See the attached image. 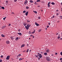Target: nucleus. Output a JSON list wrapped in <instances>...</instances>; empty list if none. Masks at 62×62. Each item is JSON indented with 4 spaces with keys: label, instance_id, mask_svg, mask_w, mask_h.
I'll list each match as a JSON object with an SVG mask.
<instances>
[{
    "label": "nucleus",
    "instance_id": "f257e3e1",
    "mask_svg": "<svg viewBox=\"0 0 62 62\" xmlns=\"http://www.w3.org/2000/svg\"><path fill=\"white\" fill-rule=\"evenodd\" d=\"M46 60L48 61H50L51 60V59L50 57H46Z\"/></svg>",
    "mask_w": 62,
    "mask_h": 62
},
{
    "label": "nucleus",
    "instance_id": "f03ea898",
    "mask_svg": "<svg viewBox=\"0 0 62 62\" xmlns=\"http://www.w3.org/2000/svg\"><path fill=\"white\" fill-rule=\"evenodd\" d=\"M9 58H10V56H7L6 58V60H9Z\"/></svg>",
    "mask_w": 62,
    "mask_h": 62
},
{
    "label": "nucleus",
    "instance_id": "7ed1b4c3",
    "mask_svg": "<svg viewBox=\"0 0 62 62\" xmlns=\"http://www.w3.org/2000/svg\"><path fill=\"white\" fill-rule=\"evenodd\" d=\"M28 2V1H27V0H26L24 1V5H26L27 4V2Z\"/></svg>",
    "mask_w": 62,
    "mask_h": 62
},
{
    "label": "nucleus",
    "instance_id": "20e7f679",
    "mask_svg": "<svg viewBox=\"0 0 62 62\" xmlns=\"http://www.w3.org/2000/svg\"><path fill=\"white\" fill-rule=\"evenodd\" d=\"M6 43L7 44H9L10 42L9 41H7L6 42Z\"/></svg>",
    "mask_w": 62,
    "mask_h": 62
},
{
    "label": "nucleus",
    "instance_id": "39448f33",
    "mask_svg": "<svg viewBox=\"0 0 62 62\" xmlns=\"http://www.w3.org/2000/svg\"><path fill=\"white\" fill-rule=\"evenodd\" d=\"M27 27H30L31 26V25L29 24H27Z\"/></svg>",
    "mask_w": 62,
    "mask_h": 62
},
{
    "label": "nucleus",
    "instance_id": "423d86ee",
    "mask_svg": "<svg viewBox=\"0 0 62 62\" xmlns=\"http://www.w3.org/2000/svg\"><path fill=\"white\" fill-rule=\"evenodd\" d=\"M18 35H19L20 36H22V34L21 33H17Z\"/></svg>",
    "mask_w": 62,
    "mask_h": 62
},
{
    "label": "nucleus",
    "instance_id": "0eeeda50",
    "mask_svg": "<svg viewBox=\"0 0 62 62\" xmlns=\"http://www.w3.org/2000/svg\"><path fill=\"white\" fill-rule=\"evenodd\" d=\"M25 28H26L27 30H28V29H29V27H28L27 26H25Z\"/></svg>",
    "mask_w": 62,
    "mask_h": 62
},
{
    "label": "nucleus",
    "instance_id": "6e6552de",
    "mask_svg": "<svg viewBox=\"0 0 62 62\" xmlns=\"http://www.w3.org/2000/svg\"><path fill=\"white\" fill-rule=\"evenodd\" d=\"M24 46H25V45H24V44H23L21 46V48H22V47H24Z\"/></svg>",
    "mask_w": 62,
    "mask_h": 62
},
{
    "label": "nucleus",
    "instance_id": "1a4fd4ad",
    "mask_svg": "<svg viewBox=\"0 0 62 62\" xmlns=\"http://www.w3.org/2000/svg\"><path fill=\"white\" fill-rule=\"evenodd\" d=\"M10 38L11 39H12V40H13V39H14V37H13L11 36Z\"/></svg>",
    "mask_w": 62,
    "mask_h": 62
},
{
    "label": "nucleus",
    "instance_id": "9d476101",
    "mask_svg": "<svg viewBox=\"0 0 62 62\" xmlns=\"http://www.w3.org/2000/svg\"><path fill=\"white\" fill-rule=\"evenodd\" d=\"M35 24L37 26H39V25L37 23H35Z\"/></svg>",
    "mask_w": 62,
    "mask_h": 62
},
{
    "label": "nucleus",
    "instance_id": "9b49d317",
    "mask_svg": "<svg viewBox=\"0 0 62 62\" xmlns=\"http://www.w3.org/2000/svg\"><path fill=\"white\" fill-rule=\"evenodd\" d=\"M49 52H50V50H49V49L46 50V53H49Z\"/></svg>",
    "mask_w": 62,
    "mask_h": 62
},
{
    "label": "nucleus",
    "instance_id": "f8f14e48",
    "mask_svg": "<svg viewBox=\"0 0 62 62\" xmlns=\"http://www.w3.org/2000/svg\"><path fill=\"white\" fill-rule=\"evenodd\" d=\"M19 40V37H17L16 39V41L18 40Z\"/></svg>",
    "mask_w": 62,
    "mask_h": 62
},
{
    "label": "nucleus",
    "instance_id": "ddd939ff",
    "mask_svg": "<svg viewBox=\"0 0 62 62\" xmlns=\"http://www.w3.org/2000/svg\"><path fill=\"white\" fill-rule=\"evenodd\" d=\"M28 11L27 12L25 13V15L26 16H27V15H28Z\"/></svg>",
    "mask_w": 62,
    "mask_h": 62
},
{
    "label": "nucleus",
    "instance_id": "4468645a",
    "mask_svg": "<svg viewBox=\"0 0 62 62\" xmlns=\"http://www.w3.org/2000/svg\"><path fill=\"white\" fill-rule=\"evenodd\" d=\"M30 2L31 3H34V2L32 1V0H31L30 1Z\"/></svg>",
    "mask_w": 62,
    "mask_h": 62
},
{
    "label": "nucleus",
    "instance_id": "2eb2a0df",
    "mask_svg": "<svg viewBox=\"0 0 62 62\" xmlns=\"http://www.w3.org/2000/svg\"><path fill=\"white\" fill-rule=\"evenodd\" d=\"M47 54L46 53H45L44 54V55H47Z\"/></svg>",
    "mask_w": 62,
    "mask_h": 62
},
{
    "label": "nucleus",
    "instance_id": "dca6fc26",
    "mask_svg": "<svg viewBox=\"0 0 62 62\" xmlns=\"http://www.w3.org/2000/svg\"><path fill=\"white\" fill-rule=\"evenodd\" d=\"M27 21L28 23H29L30 22V21L29 20H27Z\"/></svg>",
    "mask_w": 62,
    "mask_h": 62
},
{
    "label": "nucleus",
    "instance_id": "f3484780",
    "mask_svg": "<svg viewBox=\"0 0 62 62\" xmlns=\"http://www.w3.org/2000/svg\"><path fill=\"white\" fill-rule=\"evenodd\" d=\"M27 24V23H23V25H24V26H25Z\"/></svg>",
    "mask_w": 62,
    "mask_h": 62
},
{
    "label": "nucleus",
    "instance_id": "a211bd4d",
    "mask_svg": "<svg viewBox=\"0 0 62 62\" xmlns=\"http://www.w3.org/2000/svg\"><path fill=\"white\" fill-rule=\"evenodd\" d=\"M35 32V30H34V31H33L31 32V33L32 34H33V33H34Z\"/></svg>",
    "mask_w": 62,
    "mask_h": 62
},
{
    "label": "nucleus",
    "instance_id": "6ab92c4d",
    "mask_svg": "<svg viewBox=\"0 0 62 62\" xmlns=\"http://www.w3.org/2000/svg\"><path fill=\"white\" fill-rule=\"evenodd\" d=\"M42 55H41L39 56V57L40 58H42Z\"/></svg>",
    "mask_w": 62,
    "mask_h": 62
},
{
    "label": "nucleus",
    "instance_id": "aec40b11",
    "mask_svg": "<svg viewBox=\"0 0 62 62\" xmlns=\"http://www.w3.org/2000/svg\"><path fill=\"white\" fill-rule=\"evenodd\" d=\"M1 36L2 37H5V35H4L3 34H2L1 35Z\"/></svg>",
    "mask_w": 62,
    "mask_h": 62
},
{
    "label": "nucleus",
    "instance_id": "412c9836",
    "mask_svg": "<svg viewBox=\"0 0 62 62\" xmlns=\"http://www.w3.org/2000/svg\"><path fill=\"white\" fill-rule=\"evenodd\" d=\"M51 4H52V5H54L55 4V3H54V2H52L51 3Z\"/></svg>",
    "mask_w": 62,
    "mask_h": 62
},
{
    "label": "nucleus",
    "instance_id": "4be33fe9",
    "mask_svg": "<svg viewBox=\"0 0 62 62\" xmlns=\"http://www.w3.org/2000/svg\"><path fill=\"white\" fill-rule=\"evenodd\" d=\"M1 8L3 9H5V7H2Z\"/></svg>",
    "mask_w": 62,
    "mask_h": 62
},
{
    "label": "nucleus",
    "instance_id": "5701e85b",
    "mask_svg": "<svg viewBox=\"0 0 62 62\" xmlns=\"http://www.w3.org/2000/svg\"><path fill=\"white\" fill-rule=\"evenodd\" d=\"M6 27V26H3L2 28V29H3L4 28H5V27Z\"/></svg>",
    "mask_w": 62,
    "mask_h": 62
},
{
    "label": "nucleus",
    "instance_id": "b1692460",
    "mask_svg": "<svg viewBox=\"0 0 62 62\" xmlns=\"http://www.w3.org/2000/svg\"><path fill=\"white\" fill-rule=\"evenodd\" d=\"M47 5L48 6V7L49 8H50V7H51V6L49 4H48Z\"/></svg>",
    "mask_w": 62,
    "mask_h": 62
},
{
    "label": "nucleus",
    "instance_id": "393cba45",
    "mask_svg": "<svg viewBox=\"0 0 62 62\" xmlns=\"http://www.w3.org/2000/svg\"><path fill=\"white\" fill-rule=\"evenodd\" d=\"M37 0L36 1V2H40V0Z\"/></svg>",
    "mask_w": 62,
    "mask_h": 62
},
{
    "label": "nucleus",
    "instance_id": "a878e982",
    "mask_svg": "<svg viewBox=\"0 0 62 62\" xmlns=\"http://www.w3.org/2000/svg\"><path fill=\"white\" fill-rule=\"evenodd\" d=\"M33 12H34V13H36V14L37 13V12L36 11H33Z\"/></svg>",
    "mask_w": 62,
    "mask_h": 62
},
{
    "label": "nucleus",
    "instance_id": "bb28decb",
    "mask_svg": "<svg viewBox=\"0 0 62 62\" xmlns=\"http://www.w3.org/2000/svg\"><path fill=\"white\" fill-rule=\"evenodd\" d=\"M26 9H28V8H29V7H28V6L26 7Z\"/></svg>",
    "mask_w": 62,
    "mask_h": 62
},
{
    "label": "nucleus",
    "instance_id": "cd10ccee",
    "mask_svg": "<svg viewBox=\"0 0 62 62\" xmlns=\"http://www.w3.org/2000/svg\"><path fill=\"white\" fill-rule=\"evenodd\" d=\"M29 51V49H28L27 50L26 52L28 53V52Z\"/></svg>",
    "mask_w": 62,
    "mask_h": 62
},
{
    "label": "nucleus",
    "instance_id": "c85d7f7f",
    "mask_svg": "<svg viewBox=\"0 0 62 62\" xmlns=\"http://www.w3.org/2000/svg\"><path fill=\"white\" fill-rule=\"evenodd\" d=\"M60 38V36H58L57 38L58 39H59Z\"/></svg>",
    "mask_w": 62,
    "mask_h": 62
},
{
    "label": "nucleus",
    "instance_id": "c756f323",
    "mask_svg": "<svg viewBox=\"0 0 62 62\" xmlns=\"http://www.w3.org/2000/svg\"><path fill=\"white\" fill-rule=\"evenodd\" d=\"M25 12H26V11H25V10H24L23 12V13H25Z\"/></svg>",
    "mask_w": 62,
    "mask_h": 62
},
{
    "label": "nucleus",
    "instance_id": "7c9ffc66",
    "mask_svg": "<svg viewBox=\"0 0 62 62\" xmlns=\"http://www.w3.org/2000/svg\"><path fill=\"white\" fill-rule=\"evenodd\" d=\"M21 54H19L18 55V56L19 57V56H21Z\"/></svg>",
    "mask_w": 62,
    "mask_h": 62
},
{
    "label": "nucleus",
    "instance_id": "2f4dec72",
    "mask_svg": "<svg viewBox=\"0 0 62 62\" xmlns=\"http://www.w3.org/2000/svg\"><path fill=\"white\" fill-rule=\"evenodd\" d=\"M51 4V2H49L48 3V5H50Z\"/></svg>",
    "mask_w": 62,
    "mask_h": 62
},
{
    "label": "nucleus",
    "instance_id": "473e14b6",
    "mask_svg": "<svg viewBox=\"0 0 62 62\" xmlns=\"http://www.w3.org/2000/svg\"><path fill=\"white\" fill-rule=\"evenodd\" d=\"M6 17L4 18H3V20H5V19H6Z\"/></svg>",
    "mask_w": 62,
    "mask_h": 62
},
{
    "label": "nucleus",
    "instance_id": "72a5a7b5",
    "mask_svg": "<svg viewBox=\"0 0 62 62\" xmlns=\"http://www.w3.org/2000/svg\"><path fill=\"white\" fill-rule=\"evenodd\" d=\"M41 55V54H39L37 56H38L39 57V55Z\"/></svg>",
    "mask_w": 62,
    "mask_h": 62
},
{
    "label": "nucleus",
    "instance_id": "f704fd0d",
    "mask_svg": "<svg viewBox=\"0 0 62 62\" xmlns=\"http://www.w3.org/2000/svg\"><path fill=\"white\" fill-rule=\"evenodd\" d=\"M38 19H40V16H39L38 17Z\"/></svg>",
    "mask_w": 62,
    "mask_h": 62
},
{
    "label": "nucleus",
    "instance_id": "c9c22d12",
    "mask_svg": "<svg viewBox=\"0 0 62 62\" xmlns=\"http://www.w3.org/2000/svg\"><path fill=\"white\" fill-rule=\"evenodd\" d=\"M35 56H36V57H37V58H38V57H39V56H37V55H35Z\"/></svg>",
    "mask_w": 62,
    "mask_h": 62
},
{
    "label": "nucleus",
    "instance_id": "e433bc0d",
    "mask_svg": "<svg viewBox=\"0 0 62 62\" xmlns=\"http://www.w3.org/2000/svg\"><path fill=\"white\" fill-rule=\"evenodd\" d=\"M1 58H3V55H1L0 56Z\"/></svg>",
    "mask_w": 62,
    "mask_h": 62
},
{
    "label": "nucleus",
    "instance_id": "4c0bfd02",
    "mask_svg": "<svg viewBox=\"0 0 62 62\" xmlns=\"http://www.w3.org/2000/svg\"><path fill=\"white\" fill-rule=\"evenodd\" d=\"M23 59V58H22V59L20 58L19 59V60H22V59Z\"/></svg>",
    "mask_w": 62,
    "mask_h": 62
},
{
    "label": "nucleus",
    "instance_id": "58836bf2",
    "mask_svg": "<svg viewBox=\"0 0 62 62\" xmlns=\"http://www.w3.org/2000/svg\"><path fill=\"white\" fill-rule=\"evenodd\" d=\"M17 0H14V1L15 2H17Z\"/></svg>",
    "mask_w": 62,
    "mask_h": 62
},
{
    "label": "nucleus",
    "instance_id": "ea45409f",
    "mask_svg": "<svg viewBox=\"0 0 62 62\" xmlns=\"http://www.w3.org/2000/svg\"><path fill=\"white\" fill-rule=\"evenodd\" d=\"M41 30H39V32H40V31H41Z\"/></svg>",
    "mask_w": 62,
    "mask_h": 62
},
{
    "label": "nucleus",
    "instance_id": "a19ab883",
    "mask_svg": "<svg viewBox=\"0 0 62 62\" xmlns=\"http://www.w3.org/2000/svg\"><path fill=\"white\" fill-rule=\"evenodd\" d=\"M20 31H21V29H19L18 31V32H20Z\"/></svg>",
    "mask_w": 62,
    "mask_h": 62
},
{
    "label": "nucleus",
    "instance_id": "79ce46f5",
    "mask_svg": "<svg viewBox=\"0 0 62 62\" xmlns=\"http://www.w3.org/2000/svg\"><path fill=\"white\" fill-rule=\"evenodd\" d=\"M59 14H58V13H57V14H56L57 16H58V15Z\"/></svg>",
    "mask_w": 62,
    "mask_h": 62
},
{
    "label": "nucleus",
    "instance_id": "37998d69",
    "mask_svg": "<svg viewBox=\"0 0 62 62\" xmlns=\"http://www.w3.org/2000/svg\"><path fill=\"white\" fill-rule=\"evenodd\" d=\"M60 54L61 55H62V52H61Z\"/></svg>",
    "mask_w": 62,
    "mask_h": 62
},
{
    "label": "nucleus",
    "instance_id": "c03bdc74",
    "mask_svg": "<svg viewBox=\"0 0 62 62\" xmlns=\"http://www.w3.org/2000/svg\"><path fill=\"white\" fill-rule=\"evenodd\" d=\"M60 60H62V58H60Z\"/></svg>",
    "mask_w": 62,
    "mask_h": 62
},
{
    "label": "nucleus",
    "instance_id": "a18cd8bd",
    "mask_svg": "<svg viewBox=\"0 0 62 62\" xmlns=\"http://www.w3.org/2000/svg\"><path fill=\"white\" fill-rule=\"evenodd\" d=\"M38 60H40V58L39 57L38 58Z\"/></svg>",
    "mask_w": 62,
    "mask_h": 62
},
{
    "label": "nucleus",
    "instance_id": "49530a36",
    "mask_svg": "<svg viewBox=\"0 0 62 62\" xmlns=\"http://www.w3.org/2000/svg\"><path fill=\"white\" fill-rule=\"evenodd\" d=\"M2 60L0 59V62H2Z\"/></svg>",
    "mask_w": 62,
    "mask_h": 62
},
{
    "label": "nucleus",
    "instance_id": "de8ad7c7",
    "mask_svg": "<svg viewBox=\"0 0 62 62\" xmlns=\"http://www.w3.org/2000/svg\"><path fill=\"white\" fill-rule=\"evenodd\" d=\"M49 27V25H48V26H47V28H48Z\"/></svg>",
    "mask_w": 62,
    "mask_h": 62
},
{
    "label": "nucleus",
    "instance_id": "09e8293b",
    "mask_svg": "<svg viewBox=\"0 0 62 62\" xmlns=\"http://www.w3.org/2000/svg\"><path fill=\"white\" fill-rule=\"evenodd\" d=\"M29 45H28V44H27V47H28Z\"/></svg>",
    "mask_w": 62,
    "mask_h": 62
},
{
    "label": "nucleus",
    "instance_id": "8fccbe9b",
    "mask_svg": "<svg viewBox=\"0 0 62 62\" xmlns=\"http://www.w3.org/2000/svg\"><path fill=\"white\" fill-rule=\"evenodd\" d=\"M35 4H37V2H36V1L35 2Z\"/></svg>",
    "mask_w": 62,
    "mask_h": 62
},
{
    "label": "nucleus",
    "instance_id": "3c124183",
    "mask_svg": "<svg viewBox=\"0 0 62 62\" xmlns=\"http://www.w3.org/2000/svg\"><path fill=\"white\" fill-rule=\"evenodd\" d=\"M57 53H55V55H57Z\"/></svg>",
    "mask_w": 62,
    "mask_h": 62
},
{
    "label": "nucleus",
    "instance_id": "603ef678",
    "mask_svg": "<svg viewBox=\"0 0 62 62\" xmlns=\"http://www.w3.org/2000/svg\"><path fill=\"white\" fill-rule=\"evenodd\" d=\"M31 31H29V33H30V34H31Z\"/></svg>",
    "mask_w": 62,
    "mask_h": 62
},
{
    "label": "nucleus",
    "instance_id": "864d4df0",
    "mask_svg": "<svg viewBox=\"0 0 62 62\" xmlns=\"http://www.w3.org/2000/svg\"><path fill=\"white\" fill-rule=\"evenodd\" d=\"M56 35H58V33H57L56 34Z\"/></svg>",
    "mask_w": 62,
    "mask_h": 62
},
{
    "label": "nucleus",
    "instance_id": "5fc2aeb1",
    "mask_svg": "<svg viewBox=\"0 0 62 62\" xmlns=\"http://www.w3.org/2000/svg\"><path fill=\"white\" fill-rule=\"evenodd\" d=\"M50 23H48V24H49V25H50Z\"/></svg>",
    "mask_w": 62,
    "mask_h": 62
},
{
    "label": "nucleus",
    "instance_id": "6e6d98bb",
    "mask_svg": "<svg viewBox=\"0 0 62 62\" xmlns=\"http://www.w3.org/2000/svg\"><path fill=\"white\" fill-rule=\"evenodd\" d=\"M6 3H8V1H6Z\"/></svg>",
    "mask_w": 62,
    "mask_h": 62
},
{
    "label": "nucleus",
    "instance_id": "4d7b16f0",
    "mask_svg": "<svg viewBox=\"0 0 62 62\" xmlns=\"http://www.w3.org/2000/svg\"><path fill=\"white\" fill-rule=\"evenodd\" d=\"M11 25L9 23V26H10Z\"/></svg>",
    "mask_w": 62,
    "mask_h": 62
},
{
    "label": "nucleus",
    "instance_id": "13d9d810",
    "mask_svg": "<svg viewBox=\"0 0 62 62\" xmlns=\"http://www.w3.org/2000/svg\"><path fill=\"white\" fill-rule=\"evenodd\" d=\"M60 17H62V16H60Z\"/></svg>",
    "mask_w": 62,
    "mask_h": 62
},
{
    "label": "nucleus",
    "instance_id": "bf43d9fd",
    "mask_svg": "<svg viewBox=\"0 0 62 62\" xmlns=\"http://www.w3.org/2000/svg\"><path fill=\"white\" fill-rule=\"evenodd\" d=\"M56 11L57 12H58V10H56Z\"/></svg>",
    "mask_w": 62,
    "mask_h": 62
},
{
    "label": "nucleus",
    "instance_id": "052dcab7",
    "mask_svg": "<svg viewBox=\"0 0 62 62\" xmlns=\"http://www.w3.org/2000/svg\"><path fill=\"white\" fill-rule=\"evenodd\" d=\"M54 16H52L53 18H54Z\"/></svg>",
    "mask_w": 62,
    "mask_h": 62
},
{
    "label": "nucleus",
    "instance_id": "680f3d73",
    "mask_svg": "<svg viewBox=\"0 0 62 62\" xmlns=\"http://www.w3.org/2000/svg\"><path fill=\"white\" fill-rule=\"evenodd\" d=\"M34 37H34V36H33L32 37V38H34Z\"/></svg>",
    "mask_w": 62,
    "mask_h": 62
},
{
    "label": "nucleus",
    "instance_id": "e2e57ef3",
    "mask_svg": "<svg viewBox=\"0 0 62 62\" xmlns=\"http://www.w3.org/2000/svg\"><path fill=\"white\" fill-rule=\"evenodd\" d=\"M12 14H14V13L13 12L12 13Z\"/></svg>",
    "mask_w": 62,
    "mask_h": 62
},
{
    "label": "nucleus",
    "instance_id": "0e129e2a",
    "mask_svg": "<svg viewBox=\"0 0 62 62\" xmlns=\"http://www.w3.org/2000/svg\"><path fill=\"white\" fill-rule=\"evenodd\" d=\"M51 55H52V56H54V55H53V54H52Z\"/></svg>",
    "mask_w": 62,
    "mask_h": 62
},
{
    "label": "nucleus",
    "instance_id": "69168bd1",
    "mask_svg": "<svg viewBox=\"0 0 62 62\" xmlns=\"http://www.w3.org/2000/svg\"><path fill=\"white\" fill-rule=\"evenodd\" d=\"M47 28H46V30H47Z\"/></svg>",
    "mask_w": 62,
    "mask_h": 62
},
{
    "label": "nucleus",
    "instance_id": "338daca9",
    "mask_svg": "<svg viewBox=\"0 0 62 62\" xmlns=\"http://www.w3.org/2000/svg\"><path fill=\"white\" fill-rule=\"evenodd\" d=\"M61 5H62V2L61 3Z\"/></svg>",
    "mask_w": 62,
    "mask_h": 62
},
{
    "label": "nucleus",
    "instance_id": "774afa93",
    "mask_svg": "<svg viewBox=\"0 0 62 62\" xmlns=\"http://www.w3.org/2000/svg\"><path fill=\"white\" fill-rule=\"evenodd\" d=\"M61 62H62V61H61Z\"/></svg>",
    "mask_w": 62,
    "mask_h": 62
}]
</instances>
